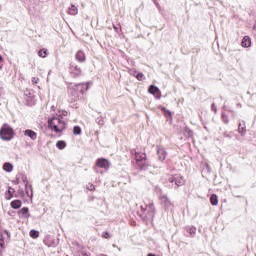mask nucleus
<instances>
[{
    "instance_id": "22",
    "label": "nucleus",
    "mask_w": 256,
    "mask_h": 256,
    "mask_svg": "<svg viewBox=\"0 0 256 256\" xmlns=\"http://www.w3.org/2000/svg\"><path fill=\"white\" fill-rule=\"evenodd\" d=\"M56 147H57L58 149H65V147H67V144L65 143V141H58V142L56 143Z\"/></svg>"
},
{
    "instance_id": "1",
    "label": "nucleus",
    "mask_w": 256,
    "mask_h": 256,
    "mask_svg": "<svg viewBox=\"0 0 256 256\" xmlns=\"http://www.w3.org/2000/svg\"><path fill=\"white\" fill-rule=\"evenodd\" d=\"M15 137V130L9 124H3L0 128V139L2 141H11Z\"/></svg>"
},
{
    "instance_id": "38",
    "label": "nucleus",
    "mask_w": 256,
    "mask_h": 256,
    "mask_svg": "<svg viewBox=\"0 0 256 256\" xmlns=\"http://www.w3.org/2000/svg\"><path fill=\"white\" fill-rule=\"evenodd\" d=\"M190 233H195V230H193V228H191Z\"/></svg>"
},
{
    "instance_id": "17",
    "label": "nucleus",
    "mask_w": 256,
    "mask_h": 256,
    "mask_svg": "<svg viewBox=\"0 0 256 256\" xmlns=\"http://www.w3.org/2000/svg\"><path fill=\"white\" fill-rule=\"evenodd\" d=\"M21 205H22L21 200H14L11 202L12 209H19Z\"/></svg>"
},
{
    "instance_id": "27",
    "label": "nucleus",
    "mask_w": 256,
    "mask_h": 256,
    "mask_svg": "<svg viewBox=\"0 0 256 256\" xmlns=\"http://www.w3.org/2000/svg\"><path fill=\"white\" fill-rule=\"evenodd\" d=\"M238 133H240L241 135H245V126L239 124Z\"/></svg>"
},
{
    "instance_id": "10",
    "label": "nucleus",
    "mask_w": 256,
    "mask_h": 256,
    "mask_svg": "<svg viewBox=\"0 0 256 256\" xmlns=\"http://www.w3.org/2000/svg\"><path fill=\"white\" fill-rule=\"evenodd\" d=\"M157 153H158L159 161H165V159H167V151H165V148L158 147L157 148Z\"/></svg>"
},
{
    "instance_id": "8",
    "label": "nucleus",
    "mask_w": 256,
    "mask_h": 256,
    "mask_svg": "<svg viewBox=\"0 0 256 256\" xmlns=\"http://www.w3.org/2000/svg\"><path fill=\"white\" fill-rule=\"evenodd\" d=\"M161 205L165 207L166 209H169V207H173V203H171V200H169V197L167 195H161L160 196Z\"/></svg>"
},
{
    "instance_id": "41",
    "label": "nucleus",
    "mask_w": 256,
    "mask_h": 256,
    "mask_svg": "<svg viewBox=\"0 0 256 256\" xmlns=\"http://www.w3.org/2000/svg\"><path fill=\"white\" fill-rule=\"evenodd\" d=\"M168 115H171V112L167 111Z\"/></svg>"
},
{
    "instance_id": "36",
    "label": "nucleus",
    "mask_w": 256,
    "mask_h": 256,
    "mask_svg": "<svg viewBox=\"0 0 256 256\" xmlns=\"http://www.w3.org/2000/svg\"><path fill=\"white\" fill-rule=\"evenodd\" d=\"M0 63H3V56L0 55Z\"/></svg>"
},
{
    "instance_id": "3",
    "label": "nucleus",
    "mask_w": 256,
    "mask_h": 256,
    "mask_svg": "<svg viewBox=\"0 0 256 256\" xmlns=\"http://www.w3.org/2000/svg\"><path fill=\"white\" fill-rule=\"evenodd\" d=\"M109 167H111V163L109 162V160L105 158H99L96 160L94 171L96 173H99L98 169H104L105 171H109Z\"/></svg>"
},
{
    "instance_id": "30",
    "label": "nucleus",
    "mask_w": 256,
    "mask_h": 256,
    "mask_svg": "<svg viewBox=\"0 0 256 256\" xmlns=\"http://www.w3.org/2000/svg\"><path fill=\"white\" fill-rule=\"evenodd\" d=\"M222 119L225 123H229V117H227V115L222 114Z\"/></svg>"
},
{
    "instance_id": "11",
    "label": "nucleus",
    "mask_w": 256,
    "mask_h": 256,
    "mask_svg": "<svg viewBox=\"0 0 256 256\" xmlns=\"http://www.w3.org/2000/svg\"><path fill=\"white\" fill-rule=\"evenodd\" d=\"M89 87H91V83H85V84H77L75 86V89H77L78 91H80V93H85V91L89 90Z\"/></svg>"
},
{
    "instance_id": "35",
    "label": "nucleus",
    "mask_w": 256,
    "mask_h": 256,
    "mask_svg": "<svg viewBox=\"0 0 256 256\" xmlns=\"http://www.w3.org/2000/svg\"><path fill=\"white\" fill-rule=\"evenodd\" d=\"M104 238H105V239H109V233H108V232H105Z\"/></svg>"
},
{
    "instance_id": "12",
    "label": "nucleus",
    "mask_w": 256,
    "mask_h": 256,
    "mask_svg": "<svg viewBox=\"0 0 256 256\" xmlns=\"http://www.w3.org/2000/svg\"><path fill=\"white\" fill-rule=\"evenodd\" d=\"M18 215L21 219H29V208L23 207L21 210H19Z\"/></svg>"
},
{
    "instance_id": "21",
    "label": "nucleus",
    "mask_w": 256,
    "mask_h": 256,
    "mask_svg": "<svg viewBox=\"0 0 256 256\" xmlns=\"http://www.w3.org/2000/svg\"><path fill=\"white\" fill-rule=\"evenodd\" d=\"M72 73L76 76L79 77V75H81V68L74 66L72 67Z\"/></svg>"
},
{
    "instance_id": "24",
    "label": "nucleus",
    "mask_w": 256,
    "mask_h": 256,
    "mask_svg": "<svg viewBox=\"0 0 256 256\" xmlns=\"http://www.w3.org/2000/svg\"><path fill=\"white\" fill-rule=\"evenodd\" d=\"M30 237H32V239H37V237H39V231L31 230L30 231Z\"/></svg>"
},
{
    "instance_id": "15",
    "label": "nucleus",
    "mask_w": 256,
    "mask_h": 256,
    "mask_svg": "<svg viewBox=\"0 0 256 256\" xmlns=\"http://www.w3.org/2000/svg\"><path fill=\"white\" fill-rule=\"evenodd\" d=\"M242 47H251V38L249 36H245L242 39Z\"/></svg>"
},
{
    "instance_id": "31",
    "label": "nucleus",
    "mask_w": 256,
    "mask_h": 256,
    "mask_svg": "<svg viewBox=\"0 0 256 256\" xmlns=\"http://www.w3.org/2000/svg\"><path fill=\"white\" fill-rule=\"evenodd\" d=\"M32 83H33V85H37V83H39V78L33 77L32 78Z\"/></svg>"
},
{
    "instance_id": "13",
    "label": "nucleus",
    "mask_w": 256,
    "mask_h": 256,
    "mask_svg": "<svg viewBox=\"0 0 256 256\" xmlns=\"http://www.w3.org/2000/svg\"><path fill=\"white\" fill-rule=\"evenodd\" d=\"M76 60L79 62V63H85V59H86V56H85V52H83V50H79L76 55Z\"/></svg>"
},
{
    "instance_id": "19",
    "label": "nucleus",
    "mask_w": 256,
    "mask_h": 256,
    "mask_svg": "<svg viewBox=\"0 0 256 256\" xmlns=\"http://www.w3.org/2000/svg\"><path fill=\"white\" fill-rule=\"evenodd\" d=\"M69 15H77V13H79V10L77 9V7H75V5H72L69 10H68Z\"/></svg>"
},
{
    "instance_id": "4",
    "label": "nucleus",
    "mask_w": 256,
    "mask_h": 256,
    "mask_svg": "<svg viewBox=\"0 0 256 256\" xmlns=\"http://www.w3.org/2000/svg\"><path fill=\"white\" fill-rule=\"evenodd\" d=\"M136 161L138 163V167L142 169V171H145L148 169L149 165L146 162L147 155L145 153H136Z\"/></svg>"
},
{
    "instance_id": "34",
    "label": "nucleus",
    "mask_w": 256,
    "mask_h": 256,
    "mask_svg": "<svg viewBox=\"0 0 256 256\" xmlns=\"http://www.w3.org/2000/svg\"><path fill=\"white\" fill-rule=\"evenodd\" d=\"M81 255H82V256H91V255H89V253H87V252H85V251H82V252H81Z\"/></svg>"
},
{
    "instance_id": "39",
    "label": "nucleus",
    "mask_w": 256,
    "mask_h": 256,
    "mask_svg": "<svg viewBox=\"0 0 256 256\" xmlns=\"http://www.w3.org/2000/svg\"><path fill=\"white\" fill-rule=\"evenodd\" d=\"M99 125H103V120L99 122Z\"/></svg>"
},
{
    "instance_id": "40",
    "label": "nucleus",
    "mask_w": 256,
    "mask_h": 256,
    "mask_svg": "<svg viewBox=\"0 0 256 256\" xmlns=\"http://www.w3.org/2000/svg\"><path fill=\"white\" fill-rule=\"evenodd\" d=\"M254 31H256V24L254 25Z\"/></svg>"
},
{
    "instance_id": "9",
    "label": "nucleus",
    "mask_w": 256,
    "mask_h": 256,
    "mask_svg": "<svg viewBox=\"0 0 256 256\" xmlns=\"http://www.w3.org/2000/svg\"><path fill=\"white\" fill-rule=\"evenodd\" d=\"M148 92L151 93V95H154L156 99H161V90H159L155 85H151Z\"/></svg>"
},
{
    "instance_id": "16",
    "label": "nucleus",
    "mask_w": 256,
    "mask_h": 256,
    "mask_svg": "<svg viewBox=\"0 0 256 256\" xmlns=\"http://www.w3.org/2000/svg\"><path fill=\"white\" fill-rule=\"evenodd\" d=\"M3 169L4 171H7V173H11V171H13V164L6 162L3 165Z\"/></svg>"
},
{
    "instance_id": "5",
    "label": "nucleus",
    "mask_w": 256,
    "mask_h": 256,
    "mask_svg": "<svg viewBox=\"0 0 256 256\" xmlns=\"http://www.w3.org/2000/svg\"><path fill=\"white\" fill-rule=\"evenodd\" d=\"M21 181H23V183H25V187H26V195L28 197H33V189H31V186H29V183L27 182V176L21 174L18 178H17V183H21ZM30 189V191H29Z\"/></svg>"
},
{
    "instance_id": "29",
    "label": "nucleus",
    "mask_w": 256,
    "mask_h": 256,
    "mask_svg": "<svg viewBox=\"0 0 256 256\" xmlns=\"http://www.w3.org/2000/svg\"><path fill=\"white\" fill-rule=\"evenodd\" d=\"M128 73L130 75H132L133 77H137V73H139V72H137V70H129Z\"/></svg>"
},
{
    "instance_id": "37",
    "label": "nucleus",
    "mask_w": 256,
    "mask_h": 256,
    "mask_svg": "<svg viewBox=\"0 0 256 256\" xmlns=\"http://www.w3.org/2000/svg\"><path fill=\"white\" fill-rule=\"evenodd\" d=\"M156 191H157L158 193H161V188H156Z\"/></svg>"
},
{
    "instance_id": "23",
    "label": "nucleus",
    "mask_w": 256,
    "mask_h": 256,
    "mask_svg": "<svg viewBox=\"0 0 256 256\" xmlns=\"http://www.w3.org/2000/svg\"><path fill=\"white\" fill-rule=\"evenodd\" d=\"M5 199H13V192H11V188H9L8 191L5 192Z\"/></svg>"
},
{
    "instance_id": "6",
    "label": "nucleus",
    "mask_w": 256,
    "mask_h": 256,
    "mask_svg": "<svg viewBox=\"0 0 256 256\" xmlns=\"http://www.w3.org/2000/svg\"><path fill=\"white\" fill-rule=\"evenodd\" d=\"M141 211L146 213L148 217H153V215H155V205L152 202L149 204H144L141 206Z\"/></svg>"
},
{
    "instance_id": "25",
    "label": "nucleus",
    "mask_w": 256,
    "mask_h": 256,
    "mask_svg": "<svg viewBox=\"0 0 256 256\" xmlns=\"http://www.w3.org/2000/svg\"><path fill=\"white\" fill-rule=\"evenodd\" d=\"M136 79H138V81H145V74H143L142 72H138L136 74Z\"/></svg>"
},
{
    "instance_id": "7",
    "label": "nucleus",
    "mask_w": 256,
    "mask_h": 256,
    "mask_svg": "<svg viewBox=\"0 0 256 256\" xmlns=\"http://www.w3.org/2000/svg\"><path fill=\"white\" fill-rule=\"evenodd\" d=\"M169 182L175 183L176 187H181V185H184L185 179H183V176L175 174L169 178Z\"/></svg>"
},
{
    "instance_id": "20",
    "label": "nucleus",
    "mask_w": 256,
    "mask_h": 256,
    "mask_svg": "<svg viewBox=\"0 0 256 256\" xmlns=\"http://www.w3.org/2000/svg\"><path fill=\"white\" fill-rule=\"evenodd\" d=\"M210 203H211V205H214V206L219 204V200L217 198V195L213 194L210 197Z\"/></svg>"
},
{
    "instance_id": "32",
    "label": "nucleus",
    "mask_w": 256,
    "mask_h": 256,
    "mask_svg": "<svg viewBox=\"0 0 256 256\" xmlns=\"http://www.w3.org/2000/svg\"><path fill=\"white\" fill-rule=\"evenodd\" d=\"M211 109L214 111V113H217V106H215V103L211 105Z\"/></svg>"
},
{
    "instance_id": "18",
    "label": "nucleus",
    "mask_w": 256,
    "mask_h": 256,
    "mask_svg": "<svg viewBox=\"0 0 256 256\" xmlns=\"http://www.w3.org/2000/svg\"><path fill=\"white\" fill-rule=\"evenodd\" d=\"M39 57H42V59H45V57H47V55H49V51L45 48L39 50L38 52Z\"/></svg>"
},
{
    "instance_id": "28",
    "label": "nucleus",
    "mask_w": 256,
    "mask_h": 256,
    "mask_svg": "<svg viewBox=\"0 0 256 256\" xmlns=\"http://www.w3.org/2000/svg\"><path fill=\"white\" fill-rule=\"evenodd\" d=\"M86 189H88V191H95V185L88 184V185H86Z\"/></svg>"
},
{
    "instance_id": "2",
    "label": "nucleus",
    "mask_w": 256,
    "mask_h": 256,
    "mask_svg": "<svg viewBox=\"0 0 256 256\" xmlns=\"http://www.w3.org/2000/svg\"><path fill=\"white\" fill-rule=\"evenodd\" d=\"M48 125L52 131L55 133H61L65 129V121L61 120L59 117H52L48 121Z\"/></svg>"
},
{
    "instance_id": "14",
    "label": "nucleus",
    "mask_w": 256,
    "mask_h": 256,
    "mask_svg": "<svg viewBox=\"0 0 256 256\" xmlns=\"http://www.w3.org/2000/svg\"><path fill=\"white\" fill-rule=\"evenodd\" d=\"M24 135L26 137H30L32 141H35V139H37V134L33 130H25Z\"/></svg>"
},
{
    "instance_id": "33",
    "label": "nucleus",
    "mask_w": 256,
    "mask_h": 256,
    "mask_svg": "<svg viewBox=\"0 0 256 256\" xmlns=\"http://www.w3.org/2000/svg\"><path fill=\"white\" fill-rule=\"evenodd\" d=\"M1 251H3V240L0 239V254H1Z\"/></svg>"
},
{
    "instance_id": "26",
    "label": "nucleus",
    "mask_w": 256,
    "mask_h": 256,
    "mask_svg": "<svg viewBox=\"0 0 256 256\" xmlns=\"http://www.w3.org/2000/svg\"><path fill=\"white\" fill-rule=\"evenodd\" d=\"M73 133H74V135H81V127L75 126L73 128Z\"/></svg>"
}]
</instances>
